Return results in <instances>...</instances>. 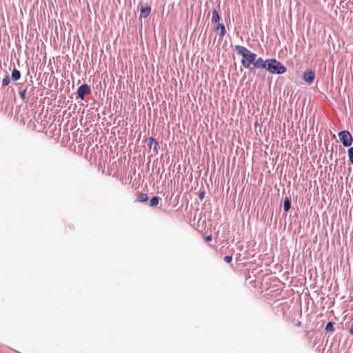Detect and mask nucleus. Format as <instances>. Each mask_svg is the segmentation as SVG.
<instances>
[{"instance_id":"f257e3e1","label":"nucleus","mask_w":353,"mask_h":353,"mask_svg":"<svg viewBox=\"0 0 353 353\" xmlns=\"http://www.w3.org/2000/svg\"><path fill=\"white\" fill-rule=\"evenodd\" d=\"M235 50L238 54L242 56L243 59L241 63L245 68H249L250 64H253L255 58L257 57L256 54L252 52L243 46L236 45L235 46Z\"/></svg>"},{"instance_id":"f03ea898","label":"nucleus","mask_w":353,"mask_h":353,"mask_svg":"<svg viewBox=\"0 0 353 353\" xmlns=\"http://www.w3.org/2000/svg\"><path fill=\"white\" fill-rule=\"evenodd\" d=\"M272 74H281L286 72V68L281 62L274 59H269L265 69Z\"/></svg>"},{"instance_id":"7ed1b4c3","label":"nucleus","mask_w":353,"mask_h":353,"mask_svg":"<svg viewBox=\"0 0 353 353\" xmlns=\"http://www.w3.org/2000/svg\"><path fill=\"white\" fill-rule=\"evenodd\" d=\"M339 137L345 147H349L352 145L353 139L351 134L347 130H343L339 133Z\"/></svg>"},{"instance_id":"20e7f679","label":"nucleus","mask_w":353,"mask_h":353,"mask_svg":"<svg viewBox=\"0 0 353 353\" xmlns=\"http://www.w3.org/2000/svg\"><path fill=\"white\" fill-rule=\"evenodd\" d=\"M90 92V86L84 83L78 88L77 94L79 98L83 100L85 95L89 94Z\"/></svg>"},{"instance_id":"39448f33","label":"nucleus","mask_w":353,"mask_h":353,"mask_svg":"<svg viewBox=\"0 0 353 353\" xmlns=\"http://www.w3.org/2000/svg\"><path fill=\"white\" fill-rule=\"evenodd\" d=\"M314 78L315 73L311 69L307 70L303 72V79L306 83L311 84L314 81Z\"/></svg>"},{"instance_id":"423d86ee","label":"nucleus","mask_w":353,"mask_h":353,"mask_svg":"<svg viewBox=\"0 0 353 353\" xmlns=\"http://www.w3.org/2000/svg\"><path fill=\"white\" fill-rule=\"evenodd\" d=\"M268 62V59L263 60L261 57H259L258 59L255 58L254 61L253 63V65L256 68L261 69H266L267 63Z\"/></svg>"},{"instance_id":"0eeeda50","label":"nucleus","mask_w":353,"mask_h":353,"mask_svg":"<svg viewBox=\"0 0 353 353\" xmlns=\"http://www.w3.org/2000/svg\"><path fill=\"white\" fill-rule=\"evenodd\" d=\"M140 11H141L140 17H141V18H146L150 14L151 7L150 6H145L144 7L142 6L141 8Z\"/></svg>"},{"instance_id":"6e6552de","label":"nucleus","mask_w":353,"mask_h":353,"mask_svg":"<svg viewBox=\"0 0 353 353\" xmlns=\"http://www.w3.org/2000/svg\"><path fill=\"white\" fill-rule=\"evenodd\" d=\"M148 145H150V148H153V150L157 152L158 149H159L160 146L159 143L156 141L153 137H150L148 140Z\"/></svg>"},{"instance_id":"1a4fd4ad","label":"nucleus","mask_w":353,"mask_h":353,"mask_svg":"<svg viewBox=\"0 0 353 353\" xmlns=\"http://www.w3.org/2000/svg\"><path fill=\"white\" fill-rule=\"evenodd\" d=\"M27 90H28V86H26L24 88H22V87H20L19 88V94L20 95L21 99L24 102H27L28 101V98H27V96H26Z\"/></svg>"},{"instance_id":"9d476101","label":"nucleus","mask_w":353,"mask_h":353,"mask_svg":"<svg viewBox=\"0 0 353 353\" xmlns=\"http://www.w3.org/2000/svg\"><path fill=\"white\" fill-rule=\"evenodd\" d=\"M216 30H219V34L220 38H223L225 34V28L223 23H218Z\"/></svg>"},{"instance_id":"9b49d317","label":"nucleus","mask_w":353,"mask_h":353,"mask_svg":"<svg viewBox=\"0 0 353 353\" xmlns=\"http://www.w3.org/2000/svg\"><path fill=\"white\" fill-rule=\"evenodd\" d=\"M148 194L145 193L138 192L137 194V201L139 202H145L148 200Z\"/></svg>"},{"instance_id":"f8f14e48","label":"nucleus","mask_w":353,"mask_h":353,"mask_svg":"<svg viewBox=\"0 0 353 353\" xmlns=\"http://www.w3.org/2000/svg\"><path fill=\"white\" fill-rule=\"evenodd\" d=\"M161 200V199L159 196H154L150 199L149 205L150 207H156Z\"/></svg>"},{"instance_id":"ddd939ff","label":"nucleus","mask_w":353,"mask_h":353,"mask_svg":"<svg viewBox=\"0 0 353 353\" xmlns=\"http://www.w3.org/2000/svg\"><path fill=\"white\" fill-rule=\"evenodd\" d=\"M291 208V201L288 197H285L283 202V210L285 212H288Z\"/></svg>"},{"instance_id":"4468645a","label":"nucleus","mask_w":353,"mask_h":353,"mask_svg":"<svg viewBox=\"0 0 353 353\" xmlns=\"http://www.w3.org/2000/svg\"><path fill=\"white\" fill-rule=\"evenodd\" d=\"M220 16L218 13V12L216 11V9H214L213 11H212V23H219V21H220Z\"/></svg>"},{"instance_id":"2eb2a0df","label":"nucleus","mask_w":353,"mask_h":353,"mask_svg":"<svg viewBox=\"0 0 353 353\" xmlns=\"http://www.w3.org/2000/svg\"><path fill=\"white\" fill-rule=\"evenodd\" d=\"M21 78V72L14 68L12 72V79L14 81H17Z\"/></svg>"},{"instance_id":"dca6fc26","label":"nucleus","mask_w":353,"mask_h":353,"mask_svg":"<svg viewBox=\"0 0 353 353\" xmlns=\"http://www.w3.org/2000/svg\"><path fill=\"white\" fill-rule=\"evenodd\" d=\"M325 330L327 332H330L332 333L334 332V323H332L331 321H329L328 323H327L326 326H325Z\"/></svg>"},{"instance_id":"f3484780","label":"nucleus","mask_w":353,"mask_h":353,"mask_svg":"<svg viewBox=\"0 0 353 353\" xmlns=\"http://www.w3.org/2000/svg\"><path fill=\"white\" fill-rule=\"evenodd\" d=\"M10 82V79L8 74H7L2 79V86L6 87V86L8 85Z\"/></svg>"},{"instance_id":"a211bd4d","label":"nucleus","mask_w":353,"mask_h":353,"mask_svg":"<svg viewBox=\"0 0 353 353\" xmlns=\"http://www.w3.org/2000/svg\"><path fill=\"white\" fill-rule=\"evenodd\" d=\"M347 152L350 161L353 164V147L350 148L347 150Z\"/></svg>"},{"instance_id":"6ab92c4d","label":"nucleus","mask_w":353,"mask_h":353,"mask_svg":"<svg viewBox=\"0 0 353 353\" xmlns=\"http://www.w3.org/2000/svg\"><path fill=\"white\" fill-rule=\"evenodd\" d=\"M224 261L228 263H230L232 261V255L225 256L224 257Z\"/></svg>"},{"instance_id":"aec40b11","label":"nucleus","mask_w":353,"mask_h":353,"mask_svg":"<svg viewBox=\"0 0 353 353\" xmlns=\"http://www.w3.org/2000/svg\"><path fill=\"white\" fill-rule=\"evenodd\" d=\"M205 191H201L199 194V197L201 200H202L205 197Z\"/></svg>"},{"instance_id":"412c9836","label":"nucleus","mask_w":353,"mask_h":353,"mask_svg":"<svg viewBox=\"0 0 353 353\" xmlns=\"http://www.w3.org/2000/svg\"><path fill=\"white\" fill-rule=\"evenodd\" d=\"M212 235H211V234H210V235H208V236H205V241L206 242H210V241H212Z\"/></svg>"},{"instance_id":"4be33fe9","label":"nucleus","mask_w":353,"mask_h":353,"mask_svg":"<svg viewBox=\"0 0 353 353\" xmlns=\"http://www.w3.org/2000/svg\"><path fill=\"white\" fill-rule=\"evenodd\" d=\"M350 333L351 335H353V325H352L350 328Z\"/></svg>"},{"instance_id":"5701e85b","label":"nucleus","mask_w":353,"mask_h":353,"mask_svg":"<svg viewBox=\"0 0 353 353\" xmlns=\"http://www.w3.org/2000/svg\"><path fill=\"white\" fill-rule=\"evenodd\" d=\"M300 325H301V322H300V321H299V322L297 323L296 325H297V326H299Z\"/></svg>"}]
</instances>
